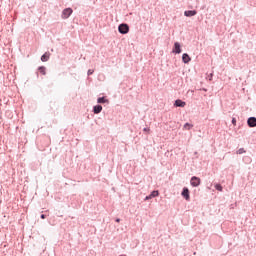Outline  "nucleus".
<instances>
[{
	"label": "nucleus",
	"mask_w": 256,
	"mask_h": 256,
	"mask_svg": "<svg viewBox=\"0 0 256 256\" xmlns=\"http://www.w3.org/2000/svg\"><path fill=\"white\" fill-rule=\"evenodd\" d=\"M72 14H73V9L66 8L62 12V19H69V17H71Z\"/></svg>",
	"instance_id": "nucleus-2"
},
{
	"label": "nucleus",
	"mask_w": 256,
	"mask_h": 256,
	"mask_svg": "<svg viewBox=\"0 0 256 256\" xmlns=\"http://www.w3.org/2000/svg\"><path fill=\"white\" fill-rule=\"evenodd\" d=\"M39 73H41V75H46V68L45 66H41L38 68Z\"/></svg>",
	"instance_id": "nucleus-13"
},
{
	"label": "nucleus",
	"mask_w": 256,
	"mask_h": 256,
	"mask_svg": "<svg viewBox=\"0 0 256 256\" xmlns=\"http://www.w3.org/2000/svg\"><path fill=\"white\" fill-rule=\"evenodd\" d=\"M210 77H213V74H210Z\"/></svg>",
	"instance_id": "nucleus-24"
},
{
	"label": "nucleus",
	"mask_w": 256,
	"mask_h": 256,
	"mask_svg": "<svg viewBox=\"0 0 256 256\" xmlns=\"http://www.w3.org/2000/svg\"><path fill=\"white\" fill-rule=\"evenodd\" d=\"M233 125H237V120L235 118L232 119Z\"/></svg>",
	"instance_id": "nucleus-19"
},
{
	"label": "nucleus",
	"mask_w": 256,
	"mask_h": 256,
	"mask_svg": "<svg viewBox=\"0 0 256 256\" xmlns=\"http://www.w3.org/2000/svg\"><path fill=\"white\" fill-rule=\"evenodd\" d=\"M144 131H149V128H144Z\"/></svg>",
	"instance_id": "nucleus-23"
},
{
	"label": "nucleus",
	"mask_w": 256,
	"mask_h": 256,
	"mask_svg": "<svg viewBox=\"0 0 256 256\" xmlns=\"http://www.w3.org/2000/svg\"><path fill=\"white\" fill-rule=\"evenodd\" d=\"M97 103H108V100L105 97H100L97 99Z\"/></svg>",
	"instance_id": "nucleus-14"
},
{
	"label": "nucleus",
	"mask_w": 256,
	"mask_h": 256,
	"mask_svg": "<svg viewBox=\"0 0 256 256\" xmlns=\"http://www.w3.org/2000/svg\"><path fill=\"white\" fill-rule=\"evenodd\" d=\"M173 53H181V44L179 42L174 43Z\"/></svg>",
	"instance_id": "nucleus-5"
},
{
	"label": "nucleus",
	"mask_w": 256,
	"mask_h": 256,
	"mask_svg": "<svg viewBox=\"0 0 256 256\" xmlns=\"http://www.w3.org/2000/svg\"><path fill=\"white\" fill-rule=\"evenodd\" d=\"M118 31L122 35H127V33H129V25H127V24H120L119 27H118Z\"/></svg>",
	"instance_id": "nucleus-1"
},
{
	"label": "nucleus",
	"mask_w": 256,
	"mask_h": 256,
	"mask_svg": "<svg viewBox=\"0 0 256 256\" xmlns=\"http://www.w3.org/2000/svg\"><path fill=\"white\" fill-rule=\"evenodd\" d=\"M94 71L93 70H88V75H93Z\"/></svg>",
	"instance_id": "nucleus-20"
},
{
	"label": "nucleus",
	"mask_w": 256,
	"mask_h": 256,
	"mask_svg": "<svg viewBox=\"0 0 256 256\" xmlns=\"http://www.w3.org/2000/svg\"><path fill=\"white\" fill-rule=\"evenodd\" d=\"M120 221H121V219H119V218H118V219H116V223H119Z\"/></svg>",
	"instance_id": "nucleus-22"
},
{
	"label": "nucleus",
	"mask_w": 256,
	"mask_h": 256,
	"mask_svg": "<svg viewBox=\"0 0 256 256\" xmlns=\"http://www.w3.org/2000/svg\"><path fill=\"white\" fill-rule=\"evenodd\" d=\"M247 124L250 127H256V118L255 117H250L247 121Z\"/></svg>",
	"instance_id": "nucleus-6"
},
{
	"label": "nucleus",
	"mask_w": 256,
	"mask_h": 256,
	"mask_svg": "<svg viewBox=\"0 0 256 256\" xmlns=\"http://www.w3.org/2000/svg\"><path fill=\"white\" fill-rule=\"evenodd\" d=\"M41 219H45V215L44 214L41 215Z\"/></svg>",
	"instance_id": "nucleus-21"
},
{
	"label": "nucleus",
	"mask_w": 256,
	"mask_h": 256,
	"mask_svg": "<svg viewBox=\"0 0 256 256\" xmlns=\"http://www.w3.org/2000/svg\"><path fill=\"white\" fill-rule=\"evenodd\" d=\"M183 129H184L185 131H189L190 129H193V124L186 123V124H184Z\"/></svg>",
	"instance_id": "nucleus-12"
},
{
	"label": "nucleus",
	"mask_w": 256,
	"mask_h": 256,
	"mask_svg": "<svg viewBox=\"0 0 256 256\" xmlns=\"http://www.w3.org/2000/svg\"><path fill=\"white\" fill-rule=\"evenodd\" d=\"M190 183L192 187H199L201 185V179L196 176H193L190 180Z\"/></svg>",
	"instance_id": "nucleus-3"
},
{
	"label": "nucleus",
	"mask_w": 256,
	"mask_h": 256,
	"mask_svg": "<svg viewBox=\"0 0 256 256\" xmlns=\"http://www.w3.org/2000/svg\"><path fill=\"white\" fill-rule=\"evenodd\" d=\"M149 199H153L151 194L149 196H146L145 201H149Z\"/></svg>",
	"instance_id": "nucleus-18"
},
{
	"label": "nucleus",
	"mask_w": 256,
	"mask_h": 256,
	"mask_svg": "<svg viewBox=\"0 0 256 256\" xmlns=\"http://www.w3.org/2000/svg\"><path fill=\"white\" fill-rule=\"evenodd\" d=\"M185 17H195L197 15V11L195 10H187L184 12Z\"/></svg>",
	"instance_id": "nucleus-4"
},
{
	"label": "nucleus",
	"mask_w": 256,
	"mask_h": 256,
	"mask_svg": "<svg viewBox=\"0 0 256 256\" xmlns=\"http://www.w3.org/2000/svg\"><path fill=\"white\" fill-rule=\"evenodd\" d=\"M182 195L184 196V198L186 199V201H189L190 196H189V189H188V188H184V189H183Z\"/></svg>",
	"instance_id": "nucleus-8"
},
{
	"label": "nucleus",
	"mask_w": 256,
	"mask_h": 256,
	"mask_svg": "<svg viewBox=\"0 0 256 256\" xmlns=\"http://www.w3.org/2000/svg\"><path fill=\"white\" fill-rule=\"evenodd\" d=\"M150 195H151L152 199H153V197H159V191L154 190V191L151 192Z\"/></svg>",
	"instance_id": "nucleus-15"
},
{
	"label": "nucleus",
	"mask_w": 256,
	"mask_h": 256,
	"mask_svg": "<svg viewBox=\"0 0 256 256\" xmlns=\"http://www.w3.org/2000/svg\"><path fill=\"white\" fill-rule=\"evenodd\" d=\"M101 111H103V106H101V105L94 106V113L96 115H98V113H101Z\"/></svg>",
	"instance_id": "nucleus-9"
},
{
	"label": "nucleus",
	"mask_w": 256,
	"mask_h": 256,
	"mask_svg": "<svg viewBox=\"0 0 256 256\" xmlns=\"http://www.w3.org/2000/svg\"><path fill=\"white\" fill-rule=\"evenodd\" d=\"M182 61H183V63H189L191 61V57L189 56V54L184 53L182 55Z\"/></svg>",
	"instance_id": "nucleus-7"
},
{
	"label": "nucleus",
	"mask_w": 256,
	"mask_h": 256,
	"mask_svg": "<svg viewBox=\"0 0 256 256\" xmlns=\"http://www.w3.org/2000/svg\"><path fill=\"white\" fill-rule=\"evenodd\" d=\"M49 57H50V54L49 53H45L41 56V61L45 62V61H49Z\"/></svg>",
	"instance_id": "nucleus-11"
},
{
	"label": "nucleus",
	"mask_w": 256,
	"mask_h": 256,
	"mask_svg": "<svg viewBox=\"0 0 256 256\" xmlns=\"http://www.w3.org/2000/svg\"><path fill=\"white\" fill-rule=\"evenodd\" d=\"M210 77H213V74H210Z\"/></svg>",
	"instance_id": "nucleus-25"
},
{
	"label": "nucleus",
	"mask_w": 256,
	"mask_h": 256,
	"mask_svg": "<svg viewBox=\"0 0 256 256\" xmlns=\"http://www.w3.org/2000/svg\"><path fill=\"white\" fill-rule=\"evenodd\" d=\"M185 105H187L185 102H183L182 100H176L175 101V106L176 107H185Z\"/></svg>",
	"instance_id": "nucleus-10"
},
{
	"label": "nucleus",
	"mask_w": 256,
	"mask_h": 256,
	"mask_svg": "<svg viewBox=\"0 0 256 256\" xmlns=\"http://www.w3.org/2000/svg\"><path fill=\"white\" fill-rule=\"evenodd\" d=\"M243 153H246L245 148L238 149L237 155H243Z\"/></svg>",
	"instance_id": "nucleus-16"
},
{
	"label": "nucleus",
	"mask_w": 256,
	"mask_h": 256,
	"mask_svg": "<svg viewBox=\"0 0 256 256\" xmlns=\"http://www.w3.org/2000/svg\"><path fill=\"white\" fill-rule=\"evenodd\" d=\"M215 189H217V191H223V186H221V184H216Z\"/></svg>",
	"instance_id": "nucleus-17"
}]
</instances>
